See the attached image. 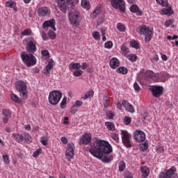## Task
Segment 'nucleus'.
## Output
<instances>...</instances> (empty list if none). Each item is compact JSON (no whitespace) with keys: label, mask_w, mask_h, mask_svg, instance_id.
Returning <instances> with one entry per match:
<instances>
[{"label":"nucleus","mask_w":178,"mask_h":178,"mask_svg":"<svg viewBox=\"0 0 178 178\" xmlns=\"http://www.w3.org/2000/svg\"><path fill=\"white\" fill-rule=\"evenodd\" d=\"M112 151L111 144L102 140H95L93 145L89 149V152L92 154L95 158H97V159H99L104 163H109V162L113 159V156L110 154Z\"/></svg>","instance_id":"obj_1"},{"label":"nucleus","mask_w":178,"mask_h":178,"mask_svg":"<svg viewBox=\"0 0 178 178\" xmlns=\"http://www.w3.org/2000/svg\"><path fill=\"white\" fill-rule=\"evenodd\" d=\"M58 8L63 13H66L67 9H71L68 14V19L70 24L73 27H79L80 26V13L74 8L73 6L79 3V0H56Z\"/></svg>","instance_id":"obj_2"},{"label":"nucleus","mask_w":178,"mask_h":178,"mask_svg":"<svg viewBox=\"0 0 178 178\" xmlns=\"http://www.w3.org/2000/svg\"><path fill=\"white\" fill-rule=\"evenodd\" d=\"M15 88L19 92L21 99H27V84L26 82L19 80L15 83Z\"/></svg>","instance_id":"obj_3"},{"label":"nucleus","mask_w":178,"mask_h":178,"mask_svg":"<svg viewBox=\"0 0 178 178\" xmlns=\"http://www.w3.org/2000/svg\"><path fill=\"white\" fill-rule=\"evenodd\" d=\"M21 58L24 63H25L28 67H30V66H34V65L37 63V58H35V56H34L32 53L24 51L21 53Z\"/></svg>","instance_id":"obj_4"},{"label":"nucleus","mask_w":178,"mask_h":178,"mask_svg":"<svg viewBox=\"0 0 178 178\" xmlns=\"http://www.w3.org/2000/svg\"><path fill=\"white\" fill-rule=\"evenodd\" d=\"M62 99V92L59 90H53L49 95V102L51 105H58Z\"/></svg>","instance_id":"obj_5"},{"label":"nucleus","mask_w":178,"mask_h":178,"mask_svg":"<svg viewBox=\"0 0 178 178\" xmlns=\"http://www.w3.org/2000/svg\"><path fill=\"white\" fill-rule=\"evenodd\" d=\"M138 32L140 35H145V42H148L151 41V38H152V31L149 30V28H147L145 25H142L138 28Z\"/></svg>","instance_id":"obj_6"},{"label":"nucleus","mask_w":178,"mask_h":178,"mask_svg":"<svg viewBox=\"0 0 178 178\" xmlns=\"http://www.w3.org/2000/svg\"><path fill=\"white\" fill-rule=\"evenodd\" d=\"M111 4L115 9H120V12H122V13L126 12V6L123 0H111Z\"/></svg>","instance_id":"obj_7"},{"label":"nucleus","mask_w":178,"mask_h":178,"mask_svg":"<svg viewBox=\"0 0 178 178\" xmlns=\"http://www.w3.org/2000/svg\"><path fill=\"white\" fill-rule=\"evenodd\" d=\"M122 140L124 145L127 148L131 147V142L130 141V134L127 131L122 130L121 131Z\"/></svg>","instance_id":"obj_8"},{"label":"nucleus","mask_w":178,"mask_h":178,"mask_svg":"<svg viewBox=\"0 0 178 178\" xmlns=\"http://www.w3.org/2000/svg\"><path fill=\"white\" fill-rule=\"evenodd\" d=\"M159 178H178V175L176 174V168L172 167L166 173L162 172Z\"/></svg>","instance_id":"obj_9"},{"label":"nucleus","mask_w":178,"mask_h":178,"mask_svg":"<svg viewBox=\"0 0 178 178\" xmlns=\"http://www.w3.org/2000/svg\"><path fill=\"white\" fill-rule=\"evenodd\" d=\"M65 156L69 161H70V159H73V157L74 156V144L69 143L67 145Z\"/></svg>","instance_id":"obj_10"},{"label":"nucleus","mask_w":178,"mask_h":178,"mask_svg":"<svg viewBox=\"0 0 178 178\" xmlns=\"http://www.w3.org/2000/svg\"><path fill=\"white\" fill-rule=\"evenodd\" d=\"M152 94L155 98H159L163 92V87L162 86H151L149 88Z\"/></svg>","instance_id":"obj_11"},{"label":"nucleus","mask_w":178,"mask_h":178,"mask_svg":"<svg viewBox=\"0 0 178 178\" xmlns=\"http://www.w3.org/2000/svg\"><path fill=\"white\" fill-rule=\"evenodd\" d=\"M134 137L138 143L145 141V134L142 131H136Z\"/></svg>","instance_id":"obj_12"},{"label":"nucleus","mask_w":178,"mask_h":178,"mask_svg":"<svg viewBox=\"0 0 178 178\" xmlns=\"http://www.w3.org/2000/svg\"><path fill=\"white\" fill-rule=\"evenodd\" d=\"M55 24H56V22L55 21L54 19H51L47 21H44L42 27L44 29V30L48 28L51 27L54 31H56V28L55 27Z\"/></svg>","instance_id":"obj_13"},{"label":"nucleus","mask_w":178,"mask_h":178,"mask_svg":"<svg viewBox=\"0 0 178 178\" xmlns=\"http://www.w3.org/2000/svg\"><path fill=\"white\" fill-rule=\"evenodd\" d=\"M91 143V134H85L82 136L80 139L79 144H86L88 145Z\"/></svg>","instance_id":"obj_14"},{"label":"nucleus","mask_w":178,"mask_h":178,"mask_svg":"<svg viewBox=\"0 0 178 178\" xmlns=\"http://www.w3.org/2000/svg\"><path fill=\"white\" fill-rule=\"evenodd\" d=\"M26 49L29 54H34V52L37 51V47L35 46V44H34V42L31 40L28 42Z\"/></svg>","instance_id":"obj_15"},{"label":"nucleus","mask_w":178,"mask_h":178,"mask_svg":"<svg viewBox=\"0 0 178 178\" xmlns=\"http://www.w3.org/2000/svg\"><path fill=\"white\" fill-rule=\"evenodd\" d=\"M38 15L41 16L42 17H44V16H49V8L47 7H40L38 8Z\"/></svg>","instance_id":"obj_16"},{"label":"nucleus","mask_w":178,"mask_h":178,"mask_svg":"<svg viewBox=\"0 0 178 178\" xmlns=\"http://www.w3.org/2000/svg\"><path fill=\"white\" fill-rule=\"evenodd\" d=\"M54 69V60L49 61L48 64L46 65L45 68L44 69V73L46 76H49L50 70Z\"/></svg>","instance_id":"obj_17"},{"label":"nucleus","mask_w":178,"mask_h":178,"mask_svg":"<svg viewBox=\"0 0 178 178\" xmlns=\"http://www.w3.org/2000/svg\"><path fill=\"white\" fill-rule=\"evenodd\" d=\"M130 10L133 13H136L138 16H143V11L140 10V8H138V6L133 4L130 7Z\"/></svg>","instance_id":"obj_18"},{"label":"nucleus","mask_w":178,"mask_h":178,"mask_svg":"<svg viewBox=\"0 0 178 178\" xmlns=\"http://www.w3.org/2000/svg\"><path fill=\"white\" fill-rule=\"evenodd\" d=\"M109 65L111 69H116V67H119L120 63L116 58H113L110 60Z\"/></svg>","instance_id":"obj_19"},{"label":"nucleus","mask_w":178,"mask_h":178,"mask_svg":"<svg viewBox=\"0 0 178 178\" xmlns=\"http://www.w3.org/2000/svg\"><path fill=\"white\" fill-rule=\"evenodd\" d=\"M140 172L143 178H147L149 175V168H148L147 166L142 167L140 168Z\"/></svg>","instance_id":"obj_20"},{"label":"nucleus","mask_w":178,"mask_h":178,"mask_svg":"<svg viewBox=\"0 0 178 178\" xmlns=\"http://www.w3.org/2000/svg\"><path fill=\"white\" fill-rule=\"evenodd\" d=\"M92 97H94V90H90L82 95L81 99H84V101H86V99H88V98H91Z\"/></svg>","instance_id":"obj_21"},{"label":"nucleus","mask_w":178,"mask_h":178,"mask_svg":"<svg viewBox=\"0 0 178 178\" xmlns=\"http://www.w3.org/2000/svg\"><path fill=\"white\" fill-rule=\"evenodd\" d=\"M13 137L14 140L17 141V143H23V140H24L23 134H13Z\"/></svg>","instance_id":"obj_22"},{"label":"nucleus","mask_w":178,"mask_h":178,"mask_svg":"<svg viewBox=\"0 0 178 178\" xmlns=\"http://www.w3.org/2000/svg\"><path fill=\"white\" fill-rule=\"evenodd\" d=\"M81 67L80 63H71L69 65V67L71 70H77Z\"/></svg>","instance_id":"obj_23"},{"label":"nucleus","mask_w":178,"mask_h":178,"mask_svg":"<svg viewBox=\"0 0 178 178\" xmlns=\"http://www.w3.org/2000/svg\"><path fill=\"white\" fill-rule=\"evenodd\" d=\"M161 12V15H169V16H170V15H173V10L170 7L163 8Z\"/></svg>","instance_id":"obj_24"},{"label":"nucleus","mask_w":178,"mask_h":178,"mask_svg":"<svg viewBox=\"0 0 178 178\" xmlns=\"http://www.w3.org/2000/svg\"><path fill=\"white\" fill-rule=\"evenodd\" d=\"M121 52H122V55H123L124 56H127V54H129V52H130V51H129V47H126V45L122 44L121 47Z\"/></svg>","instance_id":"obj_25"},{"label":"nucleus","mask_w":178,"mask_h":178,"mask_svg":"<svg viewBox=\"0 0 178 178\" xmlns=\"http://www.w3.org/2000/svg\"><path fill=\"white\" fill-rule=\"evenodd\" d=\"M105 126L107 127L108 130H111V131H115V124L111 122H106Z\"/></svg>","instance_id":"obj_26"},{"label":"nucleus","mask_w":178,"mask_h":178,"mask_svg":"<svg viewBox=\"0 0 178 178\" xmlns=\"http://www.w3.org/2000/svg\"><path fill=\"white\" fill-rule=\"evenodd\" d=\"M117 73H120L121 74H127V67H120L116 70Z\"/></svg>","instance_id":"obj_27"},{"label":"nucleus","mask_w":178,"mask_h":178,"mask_svg":"<svg viewBox=\"0 0 178 178\" xmlns=\"http://www.w3.org/2000/svg\"><path fill=\"white\" fill-rule=\"evenodd\" d=\"M10 98L14 102H17V104H22V99L17 97L15 94L13 93L10 95Z\"/></svg>","instance_id":"obj_28"},{"label":"nucleus","mask_w":178,"mask_h":178,"mask_svg":"<svg viewBox=\"0 0 178 178\" xmlns=\"http://www.w3.org/2000/svg\"><path fill=\"white\" fill-rule=\"evenodd\" d=\"M109 103H110V100H109V97H108V95L104 96V97H103V104H104V108H108L109 107Z\"/></svg>","instance_id":"obj_29"},{"label":"nucleus","mask_w":178,"mask_h":178,"mask_svg":"<svg viewBox=\"0 0 178 178\" xmlns=\"http://www.w3.org/2000/svg\"><path fill=\"white\" fill-rule=\"evenodd\" d=\"M82 8H85V9H90V2H88V1L87 0H82L81 1V3Z\"/></svg>","instance_id":"obj_30"},{"label":"nucleus","mask_w":178,"mask_h":178,"mask_svg":"<svg viewBox=\"0 0 178 178\" xmlns=\"http://www.w3.org/2000/svg\"><path fill=\"white\" fill-rule=\"evenodd\" d=\"M130 45L132 48H135V49H140V45L138 42L136 40H131L130 42Z\"/></svg>","instance_id":"obj_31"},{"label":"nucleus","mask_w":178,"mask_h":178,"mask_svg":"<svg viewBox=\"0 0 178 178\" xmlns=\"http://www.w3.org/2000/svg\"><path fill=\"white\" fill-rule=\"evenodd\" d=\"M127 58L130 62H136V60H137V56L136 54H131L128 55Z\"/></svg>","instance_id":"obj_32"},{"label":"nucleus","mask_w":178,"mask_h":178,"mask_svg":"<svg viewBox=\"0 0 178 178\" xmlns=\"http://www.w3.org/2000/svg\"><path fill=\"white\" fill-rule=\"evenodd\" d=\"M2 115L4 118H10L12 116V113H10L8 110L3 109Z\"/></svg>","instance_id":"obj_33"},{"label":"nucleus","mask_w":178,"mask_h":178,"mask_svg":"<svg viewBox=\"0 0 178 178\" xmlns=\"http://www.w3.org/2000/svg\"><path fill=\"white\" fill-rule=\"evenodd\" d=\"M23 137L24 140H26L27 143H31L33 141V138L27 133H24Z\"/></svg>","instance_id":"obj_34"},{"label":"nucleus","mask_w":178,"mask_h":178,"mask_svg":"<svg viewBox=\"0 0 178 178\" xmlns=\"http://www.w3.org/2000/svg\"><path fill=\"white\" fill-rule=\"evenodd\" d=\"M117 29L119 31H121L122 33L126 31V28L124 27V25H123V24L121 23H118L117 24Z\"/></svg>","instance_id":"obj_35"},{"label":"nucleus","mask_w":178,"mask_h":178,"mask_svg":"<svg viewBox=\"0 0 178 178\" xmlns=\"http://www.w3.org/2000/svg\"><path fill=\"white\" fill-rule=\"evenodd\" d=\"M40 143H41V144H42V145H47V144H48V137H47V136H42L41 138H40Z\"/></svg>","instance_id":"obj_36"},{"label":"nucleus","mask_w":178,"mask_h":178,"mask_svg":"<svg viewBox=\"0 0 178 178\" xmlns=\"http://www.w3.org/2000/svg\"><path fill=\"white\" fill-rule=\"evenodd\" d=\"M74 76H75V77H80V76H81V74H83V70L79 69V70H76L74 72H73Z\"/></svg>","instance_id":"obj_37"},{"label":"nucleus","mask_w":178,"mask_h":178,"mask_svg":"<svg viewBox=\"0 0 178 178\" xmlns=\"http://www.w3.org/2000/svg\"><path fill=\"white\" fill-rule=\"evenodd\" d=\"M124 124H126V126L130 124L131 123V118L129 116H125L123 120Z\"/></svg>","instance_id":"obj_38"},{"label":"nucleus","mask_w":178,"mask_h":178,"mask_svg":"<svg viewBox=\"0 0 178 178\" xmlns=\"http://www.w3.org/2000/svg\"><path fill=\"white\" fill-rule=\"evenodd\" d=\"M48 37L50 38V40H55L56 38V33L54 31H49L47 33Z\"/></svg>","instance_id":"obj_39"},{"label":"nucleus","mask_w":178,"mask_h":178,"mask_svg":"<svg viewBox=\"0 0 178 178\" xmlns=\"http://www.w3.org/2000/svg\"><path fill=\"white\" fill-rule=\"evenodd\" d=\"M6 6H7V8H13L16 6V2H13L12 1H7L6 3Z\"/></svg>","instance_id":"obj_40"},{"label":"nucleus","mask_w":178,"mask_h":178,"mask_svg":"<svg viewBox=\"0 0 178 178\" xmlns=\"http://www.w3.org/2000/svg\"><path fill=\"white\" fill-rule=\"evenodd\" d=\"M67 101V97H64L60 104V108H61V109H65V107L66 106V102Z\"/></svg>","instance_id":"obj_41"},{"label":"nucleus","mask_w":178,"mask_h":178,"mask_svg":"<svg viewBox=\"0 0 178 178\" xmlns=\"http://www.w3.org/2000/svg\"><path fill=\"white\" fill-rule=\"evenodd\" d=\"M3 161L6 165H9V156L8 154L3 155Z\"/></svg>","instance_id":"obj_42"},{"label":"nucleus","mask_w":178,"mask_h":178,"mask_svg":"<svg viewBox=\"0 0 178 178\" xmlns=\"http://www.w3.org/2000/svg\"><path fill=\"white\" fill-rule=\"evenodd\" d=\"M98 13H99V8H96L95 9V10L93 11L92 14L91 15V17H92L93 19H95V17H97V15H98Z\"/></svg>","instance_id":"obj_43"},{"label":"nucleus","mask_w":178,"mask_h":178,"mask_svg":"<svg viewBox=\"0 0 178 178\" xmlns=\"http://www.w3.org/2000/svg\"><path fill=\"white\" fill-rule=\"evenodd\" d=\"M104 47L108 49H111V48L113 47V43L112 42V41H108L104 44Z\"/></svg>","instance_id":"obj_44"},{"label":"nucleus","mask_w":178,"mask_h":178,"mask_svg":"<svg viewBox=\"0 0 178 178\" xmlns=\"http://www.w3.org/2000/svg\"><path fill=\"white\" fill-rule=\"evenodd\" d=\"M22 35H31V29H25L22 32Z\"/></svg>","instance_id":"obj_45"},{"label":"nucleus","mask_w":178,"mask_h":178,"mask_svg":"<svg viewBox=\"0 0 178 178\" xmlns=\"http://www.w3.org/2000/svg\"><path fill=\"white\" fill-rule=\"evenodd\" d=\"M148 149V143H144L140 145V151H147Z\"/></svg>","instance_id":"obj_46"},{"label":"nucleus","mask_w":178,"mask_h":178,"mask_svg":"<svg viewBox=\"0 0 178 178\" xmlns=\"http://www.w3.org/2000/svg\"><path fill=\"white\" fill-rule=\"evenodd\" d=\"M126 169V163L124 162H121L120 165H119V170L120 172H123Z\"/></svg>","instance_id":"obj_47"},{"label":"nucleus","mask_w":178,"mask_h":178,"mask_svg":"<svg viewBox=\"0 0 178 178\" xmlns=\"http://www.w3.org/2000/svg\"><path fill=\"white\" fill-rule=\"evenodd\" d=\"M106 116L109 119H113V118H115V113L112 112V111H110L106 113Z\"/></svg>","instance_id":"obj_48"},{"label":"nucleus","mask_w":178,"mask_h":178,"mask_svg":"<svg viewBox=\"0 0 178 178\" xmlns=\"http://www.w3.org/2000/svg\"><path fill=\"white\" fill-rule=\"evenodd\" d=\"M92 37L95 40H99L101 37L99 36V33L98 31H95L92 33Z\"/></svg>","instance_id":"obj_49"},{"label":"nucleus","mask_w":178,"mask_h":178,"mask_svg":"<svg viewBox=\"0 0 178 178\" xmlns=\"http://www.w3.org/2000/svg\"><path fill=\"white\" fill-rule=\"evenodd\" d=\"M41 54L43 56H45V58H49V51H48V50H42Z\"/></svg>","instance_id":"obj_50"},{"label":"nucleus","mask_w":178,"mask_h":178,"mask_svg":"<svg viewBox=\"0 0 178 178\" xmlns=\"http://www.w3.org/2000/svg\"><path fill=\"white\" fill-rule=\"evenodd\" d=\"M126 111H127L128 112H130V113H134V107H133L131 106V104H129L128 106V108H125Z\"/></svg>","instance_id":"obj_51"},{"label":"nucleus","mask_w":178,"mask_h":178,"mask_svg":"<svg viewBox=\"0 0 178 178\" xmlns=\"http://www.w3.org/2000/svg\"><path fill=\"white\" fill-rule=\"evenodd\" d=\"M40 154H41V149H38L36 151L33 152V156L34 158H37L38 157V155H40Z\"/></svg>","instance_id":"obj_52"},{"label":"nucleus","mask_w":178,"mask_h":178,"mask_svg":"<svg viewBox=\"0 0 178 178\" xmlns=\"http://www.w3.org/2000/svg\"><path fill=\"white\" fill-rule=\"evenodd\" d=\"M134 88L135 91H140L141 90V88H140V86L138 85V83H137V82H135L134 83Z\"/></svg>","instance_id":"obj_53"},{"label":"nucleus","mask_w":178,"mask_h":178,"mask_svg":"<svg viewBox=\"0 0 178 178\" xmlns=\"http://www.w3.org/2000/svg\"><path fill=\"white\" fill-rule=\"evenodd\" d=\"M158 60H159V57L156 54L154 55L151 58L152 62H158Z\"/></svg>","instance_id":"obj_54"},{"label":"nucleus","mask_w":178,"mask_h":178,"mask_svg":"<svg viewBox=\"0 0 178 178\" xmlns=\"http://www.w3.org/2000/svg\"><path fill=\"white\" fill-rule=\"evenodd\" d=\"M172 24H173V20L172 19L168 20L165 22V27H169L172 26Z\"/></svg>","instance_id":"obj_55"},{"label":"nucleus","mask_w":178,"mask_h":178,"mask_svg":"<svg viewBox=\"0 0 178 178\" xmlns=\"http://www.w3.org/2000/svg\"><path fill=\"white\" fill-rule=\"evenodd\" d=\"M122 105H123L124 108L126 109V108H129V106L130 105V103H129L126 100H123Z\"/></svg>","instance_id":"obj_56"},{"label":"nucleus","mask_w":178,"mask_h":178,"mask_svg":"<svg viewBox=\"0 0 178 178\" xmlns=\"http://www.w3.org/2000/svg\"><path fill=\"white\" fill-rule=\"evenodd\" d=\"M83 105V102L81 101H76L75 104L74 105L76 108H80Z\"/></svg>","instance_id":"obj_57"},{"label":"nucleus","mask_w":178,"mask_h":178,"mask_svg":"<svg viewBox=\"0 0 178 178\" xmlns=\"http://www.w3.org/2000/svg\"><path fill=\"white\" fill-rule=\"evenodd\" d=\"M111 138H113V140L115 141H119V136L116 134H113L111 135Z\"/></svg>","instance_id":"obj_58"},{"label":"nucleus","mask_w":178,"mask_h":178,"mask_svg":"<svg viewBox=\"0 0 178 178\" xmlns=\"http://www.w3.org/2000/svg\"><path fill=\"white\" fill-rule=\"evenodd\" d=\"M80 67H81L83 70H85V69H87V67H88V64L87 63H83V64L81 65Z\"/></svg>","instance_id":"obj_59"},{"label":"nucleus","mask_w":178,"mask_h":178,"mask_svg":"<svg viewBox=\"0 0 178 178\" xmlns=\"http://www.w3.org/2000/svg\"><path fill=\"white\" fill-rule=\"evenodd\" d=\"M42 38L44 41H47V40H48V36L47 35V33L44 31H43L42 33Z\"/></svg>","instance_id":"obj_60"},{"label":"nucleus","mask_w":178,"mask_h":178,"mask_svg":"<svg viewBox=\"0 0 178 178\" xmlns=\"http://www.w3.org/2000/svg\"><path fill=\"white\" fill-rule=\"evenodd\" d=\"M76 112H77V108H76V106H74V105L71 108V113H72V115H74V113H76Z\"/></svg>","instance_id":"obj_61"},{"label":"nucleus","mask_w":178,"mask_h":178,"mask_svg":"<svg viewBox=\"0 0 178 178\" xmlns=\"http://www.w3.org/2000/svg\"><path fill=\"white\" fill-rule=\"evenodd\" d=\"M124 177L125 178H133V175L131 174H130L129 172H127L124 174Z\"/></svg>","instance_id":"obj_62"},{"label":"nucleus","mask_w":178,"mask_h":178,"mask_svg":"<svg viewBox=\"0 0 178 178\" xmlns=\"http://www.w3.org/2000/svg\"><path fill=\"white\" fill-rule=\"evenodd\" d=\"M10 118L9 117H3V122L4 123V124H6V123H8L9 122V119Z\"/></svg>","instance_id":"obj_63"},{"label":"nucleus","mask_w":178,"mask_h":178,"mask_svg":"<svg viewBox=\"0 0 178 178\" xmlns=\"http://www.w3.org/2000/svg\"><path fill=\"white\" fill-rule=\"evenodd\" d=\"M61 142L63 143V144H67V138L62 137Z\"/></svg>","instance_id":"obj_64"}]
</instances>
